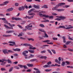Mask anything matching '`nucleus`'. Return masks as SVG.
<instances>
[{
  "instance_id": "f257e3e1",
  "label": "nucleus",
  "mask_w": 73,
  "mask_h": 73,
  "mask_svg": "<svg viewBox=\"0 0 73 73\" xmlns=\"http://www.w3.org/2000/svg\"><path fill=\"white\" fill-rule=\"evenodd\" d=\"M38 15L40 17H44L45 18H49V19H53V17H54L53 16H49L48 15H42L41 13H39Z\"/></svg>"
},
{
  "instance_id": "f03ea898",
  "label": "nucleus",
  "mask_w": 73,
  "mask_h": 73,
  "mask_svg": "<svg viewBox=\"0 0 73 73\" xmlns=\"http://www.w3.org/2000/svg\"><path fill=\"white\" fill-rule=\"evenodd\" d=\"M29 46L30 47L29 48L30 49H36V47H33V46L29 44Z\"/></svg>"
},
{
  "instance_id": "7ed1b4c3",
  "label": "nucleus",
  "mask_w": 73,
  "mask_h": 73,
  "mask_svg": "<svg viewBox=\"0 0 73 73\" xmlns=\"http://www.w3.org/2000/svg\"><path fill=\"white\" fill-rule=\"evenodd\" d=\"M12 19L13 20H22V19L19 18H14V17H13Z\"/></svg>"
},
{
  "instance_id": "20e7f679",
  "label": "nucleus",
  "mask_w": 73,
  "mask_h": 73,
  "mask_svg": "<svg viewBox=\"0 0 73 73\" xmlns=\"http://www.w3.org/2000/svg\"><path fill=\"white\" fill-rule=\"evenodd\" d=\"M56 17H58L59 18H60V19H61L62 20H63V19H66V17H65L62 16H56Z\"/></svg>"
},
{
  "instance_id": "39448f33",
  "label": "nucleus",
  "mask_w": 73,
  "mask_h": 73,
  "mask_svg": "<svg viewBox=\"0 0 73 73\" xmlns=\"http://www.w3.org/2000/svg\"><path fill=\"white\" fill-rule=\"evenodd\" d=\"M34 70H36V73H41V72L40 70H38V69L37 68H34Z\"/></svg>"
},
{
  "instance_id": "423d86ee",
  "label": "nucleus",
  "mask_w": 73,
  "mask_h": 73,
  "mask_svg": "<svg viewBox=\"0 0 73 73\" xmlns=\"http://www.w3.org/2000/svg\"><path fill=\"white\" fill-rule=\"evenodd\" d=\"M25 9V7L24 6H22L21 7H20L19 8V10L20 11H21L23 9L24 10Z\"/></svg>"
},
{
  "instance_id": "0eeeda50",
  "label": "nucleus",
  "mask_w": 73,
  "mask_h": 73,
  "mask_svg": "<svg viewBox=\"0 0 73 73\" xmlns=\"http://www.w3.org/2000/svg\"><path fill=\"white\" fill-rule=\"evenodd\" d=\"M3 37H11L12 35H3Z\"/></svg>"
},
{
  "instance_id": "6e6552de",
  "label": "nucleus",
  "mask_w": 73,
  "mask_h": 73,
  "mask_svg": "<svg viewBox=\"0 0 73 73\" xmlns=\"http://www.w3.org/2000/svg\"><path fill=\"white\" fill-rule=\"evenodd\" d=\"M14 31L13 30L12 31H6L7 33H13L14 32Z\"/></svg>"
},
{
  "instance_id": "1a4fd4ad",
  "label": "nucleus",
  "mask_w": 73,
  "mask_h": 73,
  "mask_svg": "<svg viewBox=\"0 0 73 73\" xmlns=\"http://www.w3.org/2000/svg\"><path fill=\"white\" fill-rule=\"evenodd\" d=\"M3 53L4 54H9V53L7 51V50H5L3 51Z\"/></svg>"
},
{
  "instance_id": "9d476101",
  "label": "nucleus",
  "mask_w": 73,
  "mask_h": 73,
  "mask_svg": "<svg viewBox=\"0 0 73 73\" xmlns=\"http://www.w3.org/2000/svg\"><path fill=\"white\" fill-rule=\"evenodd\" d=\"M28 50L31 53H35V51H34V50Z\"/></svg>"
},
{
  "instance_id": "9b49d317",
  "label": "nucleus",
  "mask_w": 73,
  "mask_h": 73,
  "mask_svg": "<svg viewBox=\"0 0 73 73\" xmlns=\"http://www.w3.org/2000/svg\"><path fill=\"white\" fill-rule=\"evenodd\" d=\"M13 50H14V51H17L18 52H20L21 50L20 48H17L15 49H13Z\"/></svg>"
},
{
  "instance_id": "f8f14e48",
  "label": "nucleus",
  "mask_w": 73,
  "mask_h": 73,
  "mask_svg": "<svg viewBox=\"0 0 73 73\" xmlns=\"http://www.w3.org/2000/svg\"><path fill=\"white\" fill-rule=\"evenodd\" d=\"M39 31H40V32H44L45 33H46V31H44V30L43 29H39Z\"/></svg>"
},
{
  "instance_id": "ddd939ff",
  "label": "nucleus",
  "mask_w": 73,
  "mask_h": 73,
  "mask_svg": "<svg viewBox=\"0 0 73 73\" xmlns=\"http://www.w3.org/2000/svg\"><path fill=\"white\" fill-rule=\"evenodd\" d=\"M43 37L44 38H45V37H46V38H48V37L49 36H48V35L47 34H46V33H44V36H43Z\"/></svg>"
},
{
  "instance_id": "4468645a",
  "label": "nucleus",
  "mask_w": 73,
  "mask_h": 73,
  "mask_svg": "<svg viewBox=\"0 0 73 73\" xmlns=\"http://www.w3.org/2000/svg\"><path fill=\"white\" fill-rule=\"evenodd\" d=\"M51 67V65H46L43 66V68H47V67Z\"/></svg>"
},
{
  "instance_id": "2eb2a0df",
  "label": "nucleus",
  "mask_w": 73,
  "mask_h": 73,
  "mask_svg": "<svg viewBox=\"0 0 73 73\" xmlns=\"http://www.w3.org/2000/svg\"><path fill=\"white\" fill-rule=\"evenodd\" d=\"M27 65L29 66V67H32L33 66V65L32 64H27Z\"/></svg>"
},
{
  "instance_id": "dca6fc26",
  "label": "nucleus",
  "mask_w": 73,
  "mask_h": 73,
  "mask_svg": "<svg viewBox=\"0 0 73 73\" xmlns=\"http://www.w3.org/2000/svg\"><path fill=\"white\" fill-rule=\"evenodd\" d=\"M35 10V9H30V10H29L28 12V13H31V12H32V11H33Z\"/></svg>"
},
{
  "instance_id": "f3484780",
  "label": "nucleus",
  "mask_w": 73,
  "mask_h": 73,
  "mask_svg": "<svg viewBox=\"0 0 73 73\" xmlns=\"http://www.w3.org/2000/svg\"><path fill=\"white\" fill-rule=\"evenodd\" d=\"M28 53V51H24V52H23V54H26L27 53Z\"/></svg>"
},
{
  "instance_id": "a211bd4d",
  "label": "nucleus",
  "mask_w": 73,
  "mask_h": 73,
  "mask_svg": "<svg viewBox=\"0 0 73 73\" xmlns=\"http://www.w3.org/2000/svg\"><path fill=\"white\" fill-rule=\"evenodd\" d=\"M7 11H8L9 12H10V11H12L13 10V8H10V9H8Z\"/></svg>"
},
{
  "instance_id": "6ab92c4d",
  "label": "nucleus",
  "mask_w": 73,
  "mask_h": 73,
  "mask_svg": "<svg viewBox=\"0 0 73 73\" xmlns=\"http://www.w3.org/2000/svg\"><path fill=\"white\" fill-rule=\"evenodd\" d=\"M58 5L59 7L60 6H62V5H65V3H58Z\"/></svg>"
},
{
  "instance_id": "aec40b11",
  "label": "nucleus",
  "mask_w": 73,
  "mask_h": 73,
  "mask_svg": "<svg viewBox=\"0 0 73 73\" xmlns=\"http://www.w3.org/2000/svg\"><path fill=\"white\" fill-rule=\"evenodd\" d=\"M64 9H57L56 10L58 12H60L61 11H64Z\"/></svg>"
},
{
  "instance_id": "412c9836",
  "label": "nucleus",
  "mask_w": 73,
  "mask_h": 73,
  "mask_svg": "<svg viewBox=\"0 0 73 73\" xmlns=\"http://www.w3.org/2000/svg\"><path fill=\"white\" fill-rule=\"evenodd\" d=\"M62 38L63 40V42L65 43L66 42V40H65V36H63Z\"/></svg>"
},
{
  "instance_id": "4be33fe9",
  "label": "nucleus",
  "mask_w": 73,
  "mask_h": 73,
  "mask_svg": "<svg viewBox=\"0 0 73 73\" xmlns=\"http://www.w3.org/2000/svg\"><path fill=\"white\" fill-rule=\"evenodd\" d=\"M27 40L28 41L31 40V41H34V39L32 38H28L27 39Z\"/></svg>"
},
{
  "instance_id": "5701e85b",
  "label": "nucleus",
  "mask_w": 73,
  "mask_h": 73,
  "mask_svg": "<svg viewBox=\"0 0 73 73\" xmlns=\"http://www.w3.org/2000/svg\"><path fill=\"white\" fill-rule=\"evenodd\" d=\"M71 41H68L66 42V45H69V44H70V43H71Z\"/></svg>"
},
{
  "instance_id": "b1692460",
  "label": "nucleus",
  "mask_w": 73,
  "mask_h": 73,
  "mask_svg": "<svg viewBox=\"0 0 73 73\" xmlns=\"http://www.w3.org/2000/svg\"><path fill=\"white\" fill-rule=\"evenodd\" d=\"M58 60H59V62H58V64H60L61 62H60V61H61V57H59L58 58Z\"/></svg>"
},
{
  "instance_id": "393cba45",
  "label": "nucleus",
  "mask_w": 73,
  "mask_h": 73,
  "mask_svg": "<svg viewBox=\"0 0 73 73\" xmlns=\"http://www.w3.org/2000/svg\"><path fill=\"white\" fill-rule=\"evenodd\" d=\"M30 56L29 57V58H32V57H33L34 56V55H33V54H30Z\"/></svg>"
},
{
  "instance_id": "a878e982",
  "label": "nucleus",
  "mask_w": 73,
  "mask_h": 73,
  "mask_svg": "<svg viewBox=\"0 0 73 73\" xmlns=\"http://www.w3.org/2000/svg\"><path fill=\"white\" fill-rule=\"evenodd\" d=\"M65 63H66V62H63L61 64L62 66H64Z\"/></svg>"
},
{
  "instance_id": "bb28decb",
  "label": "nucleus",
  "mask_w": 73,
  "mask_h": 73,
  "mask_svg": "<svg viewBox=\"0 0 73 73\" xmlns=\"http://www.w3.org/2000/svg\"><path fill=\"white\" fill-rule=\"evenodd\" d=\"M34 7L35 8H37V9H40V7H38V6H37L36 5H34Z\"/></svg>"
},
{
  "instance_id": "cd10ccee",
  "label": "nucleus",
  "mask_w": 73,
  "mask_h": 73,
  "mask_svg": "<svg viewBox=\"0 0 73 73\" xmlns=\"http://www.w3.org/2000/svg\"><path fill=\"white\" fill-rule=\"evenodd\" d=\"M36 60L37 59H33L31 60L30 61H31V62H34V61H36Z\"/></svg>"
},
{
  "instance_id": "c85d7f7f",
  "label": "nucleus",
  "mask_w": 73,
  "mask_h": 73,
  "mask_svg": "<svg viewBox=\"0 0 73 73\" xmlns=\"http://www.w3.org/2000/svg\"><path fill=\"white\" fill-rule=\"evenodd\" d=\"M13 67H11L9 70V72H12V70H13Z\"/></svg>"
},
{
  "instance_id": "c756f323",
  "label": "nucleus",
  "mask_w": 73,
  "mask_h": 73,
  "mask_svg": "<svg viewBox=\"0 0 73 73\" xmlns=\"http://www.w3.org/2000/svg\"><path fill=\"white\" fill-rule=\"evenodd\" d=\"M52 70V69H47L45 70V72H50V71H51Z\"/></svg>"
},
{
  "instance_id": "7c9ffc66",
  "label": "nucleus",
  "mask_w": 73,
  "mask_h": 73,
  "mask_svg": "<svg viewBox=\"0 0 73 73\" xmlns=\"http://www.w3.org/2000/svg\"><path fill=\"white\" fill-rule=\"evenodd\" d=\"M71 28H73V27L72 26L70 27H68L66 28V29H71Z\"/></svg>"
},
{
  "instance_id": "2f4dec72",
  "label": "nucleus",
  "mask_w": 73,
  "mask_h": 73,
  "mask_svg": "<svg viewBox=\"0 0 73 73\" xmlns=\"http://www.w3.org/2000/svg\"><path fill=\"white\" fill-rule=\"evenodd\" d=\"M9 43H12V44H13L14 45H16V44H15V42H13L12 41H9Z\"/></svg>"
},
{
  "instance_id": "473e14b6",
  "label": "nucleus",
  "mask_w": 73,
  "mask_h": 73,
  "mask_svg": "<svg viewBox=\"0 0 73 73\" xmlns=\"http://www.w3.org/2000/svg\"><path fill=\"white\" fill-rule=\"evenodd\" d=\"M9 26H10V27H14V26H15V25H11L10 23H9Z\"/></svg>"
},
{
  "instance_id": "72a5a7b5",
  "label": "nucleus",
  "mask_w": 73,
  "mask_h": 73,
  "mask_svg": "<svg viewBox=\"0 0 73 73\" xmlns=\"http://www.w3.org/2000/svg\"><path fill=\"white\" fill-rule=\"evenodd\" d=\"M40 58H44L45 60H46V56H42L40 57Z\"/></svg>"
},
{
  "instance_id": "f704fd0d",
  "label": "nucleus",
  "mask_w": 73,
  "mask_h": 73,
  "mask_svg": "<svg viewBox=\"0 0 73 73\" xmlns=\"http://www.w3.org/2000/svg\"><path fill=\"white\" fill-rule=\"evenodd\" d=\"M50 40H47L43 41V42H50Z\"/></svg>"
},
{
  "instance_id": "c9c22d12",
  "label": "nucleus",
  "mask_w": 73,
  "mask_h": 73,
  "mask_svg": "<svg viewBox=\"0 0 73 73\" xmlns=\"http://www.w3.org/2000/svg\"><path fill=\"white\" fill-rule=\"evenodd\" d=\"M55 20H57V21H61V18L60 19L59 18H57L56 19H55Z\"/></svg>"
},
{
  "instance_id": "e433bc0d",
  "label": "nucleus",
  "mask_w": 73,
  "mask_h": 73,
  "mask_svg": "<svg viewBox=\"0 0 73 73\" xmlns=\"http://www.w3.org/2000/svg\"><path fill=\"white\" fill-rule=\"evenodd\" d=\"M38 37L39 38V40H42L44 39V38H43V37H41L40 36H38Z\"/></svg>"
},
{
  "instance_id": "4c0bfd02",
  "label": "nucleus",
  "mask_w": 73,
  "mask_h": 73,
  "mask_svg": "<svg viewBox=\"0 0 73 73\" xmlns=\"http://www.w3.org/2000/svg\"><path fill=\"white\" fill-rule=\"evenodd\" d=\"M47 51H48V52L50 53V54H51V55H52V52H51V51L50 50L48 49L47 50Z\"/></svg>"
},
{
  "instance_id": "58836bf2",
  "label": "nucleus",
  "mask_w": 73,
  "mask_h": 73,
  "mask_svg": "<svg viewBox=\"0 0 73 73\" xmlns=\"http://www.w3.org/2000/svg\"><path fill=\"white\" fill-rule=\"evenodd\" d=\"M4 23H5V24H9V23H8V21H7L6 20H5V21H4Z\"/></svg>"
},
{
  "instance_id": "ea45409f",
  "label": "nucleus",
  "mask_w": 73,
  "mask_h": 73,
  "mask_svg": "<svg viewBox=\"0 0 73 73\" xmlns=\"http://www.w3.org/2000/svg\"><path fill=\"white\" fill-rule=\"evenodd\" d=\"M42 8H48V6L47 5H44Z\"/></svg>"
},
{
  "instance_id": "a19ab883",
  "label": "nucleus",
  "mask_w": 73,
  "mask_h": 73,
  "mask_svg": "<svg viewBox=\"0 0 73 73\" xmlns=\"http://www.w3.org/2000/svg\"><path fill=\"white\" fill-rule=\"evenodd\" d=\"M39 26L40 27H42V28L44 27V25L42 24H40L39 25Z\"/></svg>"
},
{
  "instance_id": "79ce46f5",
  "label": "nucleus",
  "mask_w": 73,
  "mask_h": 73,
  "mask_svg": "<svg viewBox=\"0 0 73 73\" xmlns=\"http://www.w3.org/2000/svg\"><path fill=\"white\" fill-rule=\"evenodd\" d=\"M33 17H34V15H33L32 16L30 17H28V19H32V18H33Z\"/></svg>"
},
{
  "instance_id": "37998d69",
  "label": "nucleus",
  "mask_w": 73,
  "mask_h": 73,
  "mask_svg": "<svg viewBox=\"0 0 73 73\" xmlns=\"http://www.w3.org/2000/svg\"><path fill=\"white\" fill-rule=\"evenodd\" d=\"M4 26L5 27L6 29H8V28H9V27L6 25H4Z\"/></svg>"
},
{
  "instance_id": "c03bdc74",
  "label": "nucleus",
  "mask_w": 73,
  "mask_h": 73,
  "mask_svg": "<svg viewBox=\"0 0 73 73\" xmlns=\"http://www.w3.org/2000/svg\"><path fill=\"white\" fill-rule=\"evenodd\" d=\"M68 39L69 40H73V38H70V36H68Z\"/></svg>"
},
{
  "instance_id": "a18cd8bd",
  "label": "nucleus",
  "mask_w": 73,
  "mask_h": 73,
  "mask_svg": "<svg viewBox=\"0 0 73 73\" xmlns=\"http://www.w3.org/2000/svg\"><path fill=\"white\" fill-rule=\"evenodd\" d=\"M7 61H8V63H10V64H11L12 62L11 61L9 60H7Z\"/></svg>"
},
{
  "instance_id": "49530a36",
  "label": "nucleus",
  "mask_w": 73,
  "mask_h": 73,
  "mask_svg": "<svg viewBox=\"0 0 73 73\" xmlns=\"http://www.w3.org/2000/svg\"><path fill=\"white\" fill-rule=\"evenodd\" d=\"M17 26H18L19 28H21V29H23V27H22L20 25H18Z\"/></svg>"
},
{
  "instance_id": "de8ad7c7",
  "label": "nucleus",
  "mask_w": 73,
  "mask_h": 73,
  "mask_svg": "<svg viewBox=\"0 0 73 73\" xmlns=\"http://www.w3.org/2000/svg\"><path fill=\"white\" fill-rule=\"evenodd\" d=\"M55 61L56 62H58H58H59V61L58 60V59H56L55 60Z\"/></svg>"
},
{
  "instance_id": "09e8293b",
  "label": "nucleus",
  "mask_w": 73,
  "mask_h": 73,
  "mask_svg": "<svg viewBox=\"0 0 73 73\" xmlns=\"http://www.w3.org/2000/svg\"><path fill=\"white\" fill-rule=\"evenodd\" d=\"M18 66L20 67V68H23V65H21L19 64L18 65Z\"/></svg>"
},
{
  "instance_id": "8fccbe9b",
  "label": "nucleus",
  "mask_w": 73,
  "mask_h": 73,
  "mask_svg": "<svg viewBox=\"0 0 73 73\" xmlns=\"http://www.w3.org/2000/svg\"><path fill=\"white\" fill-rule=\"evenodd\" d=\"M8 3H9L8 1H6L4 2V3H3V4H4V5H5V4H8Z\"/></svg>"
},
{
  "instance_id": "3c124183",
  "label": "nucleus",
  "mask_w": 73,
  "mask_h": 73,
  "mask_svg": "<svg viewBox=\"0 0 73 73\" xmlns=\"http://www.w3.org/2000/svg\"><path fill=\"white\" fill-rule=\"evenodd\" d=\"M27 31V29H23V32H25Z\"/></svg>"
},
{
  "instance_id": "603ef678",
  "label": "nucleus",
  "mask_w": 73,
  "mask_h": 73,
  "mask_svg": "<svg viewBox=\"0 0 73 73\" xmlns=\"http://www.w3.org/2000/svg\"><path fill=\"white\" fill-rule=\"evenodd\" d=\"M45 52H46V51H45V50H43L42 51H41V53H45Z\"/></svg>"
},
{
  "instance_id": "864d4df0",
  "label": "nucleus",
  "mask_w": 73,
  "mask_h": 73,
  "mask_svg": "<svg viewBox=\"0 0 73 73\" xmlns=\"http://www.w3.org/2000/svg\"><path fill=\"white\" fill-rule=\"evenodd\" d=\"M27 72H31V70L29 69L27 70Z\"/></svg>"
},
{
  "instance_id": "5fc2aeb1",
  "label": "nucleus",
  "mask_w": 73,
  "mask_h": 73,
  "mask_svg": "<svg viewBox=\"0 0 73 73\" xmlns=\"http://www.w3.org/2000/svg\"><path fill=\"white\" fill-rule=\"evenodd\" d=\"M65 7L64 8H68V7H70V5H65Z\"/></svg>"
},
{
  "instance_id": "6e6d98bb",
  "label": "nucleus",
  "mask_w": 73,
  "mask_h": 73,
  "mask_svg": "<svg viewBox=\"0 0 73 73\" xmlns=\"http://www.w3.org/2000/svg\"><path fill=\"white\" fill-rule=\"evenodd\" d=\"M5 70V68H1V70L2 71H4V70Z\"/></svg>"
},
{
  "instance_id": "4d7b16f0",
  "label": "nucleus",
  "mask_w": 73,
  "mask_h": 73,
  "mask_svg": "<svg viewBox=\"0 0 73 73\" xmlns=\"http://www.w3.org/2000/svg\"><path fill=\"white\" fill-rule=\"evenodd\" d=\"M8 52L9 53H13V51H12L11 50H8Z\"/></svg>"
},
{
  "instance_id": "13d9d810",
  "label": "nucleus",
  "mask_w": 73,
  "mask_h": 73,
  "mask_svg": "<svg viewBox=\"0 0 73 73\" xmlns=\"http://www.w3.org/2000/svg\"><path fill=\"white\" fill-rule=\"evenodd\" d=\"M66 62L68 65H69V64H70V62H69L66 61Z\"/></svg>"
},
{
  "instance_id": "bf43d9fd",
  "label": "nucleus",
  "mask_w": 73,
  "mask_h": 73,
  "mask_svg": "<svg viewBox=\"0 0 73 73\" xmlns=\"http://www.w3.org/2000/svg\"><path fill=\"white\" fill-rule=\"evenodd\" d=\"M15 69H20V68L19 67L17 66H15Z\"/></svg>"
},
{
  "instance_id": "052dcab7",
  "label": "nucleus",
  "mask_w": 73,
  "mask_h": 73,
  "mask_svg": "<svg viewBox=\"0 0 73 73\" xmlns=\"http://www.w3.org/2000/svg\"><path fill=\"white\" fill-rule=\"evenodd\" d=\"M29 44H23V45H24L25 46H29Z\"/></svg>"
},
{
  "instance_id": "680f3d73",
  "label": "nucleus",
  "mask_w": 73,
  "mask_h": 73,
  "mask_svg": "<svg viewBox=\"0 0 73 73\" xmlns=\"http://www.w3.org/2000/svg\"><path fill=\"white\" fill-rule=\"evenodd\" d=\"M68 50H69V51H71V52H73V50L72 49H70V48H68Z\"/></svg>"
},
{
  "instance_id": "e2e57ef3",
  "label": "nucleus",
  "mask_w": 73,
  "mask_h": 73,
  "mask_svg": "<svg viewBox=\"0 0 73 73\" xmlns=\"http://www.w3.org/2000/svg\"><path fill=\"white\" fill-rule=\"evenodd\" d=\"M27 34H28V35H32V33H31L29 32H28L27 33Z\"/></svg>"
},
{
  "instance_id": "0e129e2a",
  "label": "nucleus",
  "mask_w": 73,
  "mask_h": 73,
  "mask_svg": "<svg viewBox=\"0 0 73 73\" xmlns=\"http://www.w3.org/2000/svg\"><path fill=\"white\" fill-rule=\"evenodd\" d=\"M23 67H24V69H27V67L26 65L23 66Z\"/></svg>"
},
{
  "instance_id": "69168bd1",
  "label": "nucleus",
  "mask_w": 73,
  "mask_h": 73,
  "mask_svg": "<svg viewBox=\"0 0 73 73\" xmlns=\"http://www.w3.org/2000/svg\"><path fill=\"white\" fill-rule=\"evenodd\" d=\"M69 2H73V0H67Z\"/></svg>"
},
{
  "instance_id": "338daca9",
  "label": "nucleus",
  "mask_w": 73,
  "mask_h": 73,
  "mask_svg": "<svg viewBox=\"0 0 73 73\" xmlns=\"http://www.w3.org/2000/svg\"><path fill=\"white\" fill-rule=\"evenodd\" d=\"M15 6H18L19 5V3H16L15 4Z\"/></svg>"
},
{
  "instance_id": "774afa93",
  "label": "nucleus",
  "mask_w": 73,
  "mask_h": 73,
  "mask_svg": "<svg viewBox=\"0 0 73 73\" xmlns=\"http://www.w3.org/2000/svg\"><path fill=\"white\" fill-rule=\"evenodd\" d=\"M24 7H25V8L26 9H28V6H27V5H24Z\"/></svg>"
}]
</instances>
